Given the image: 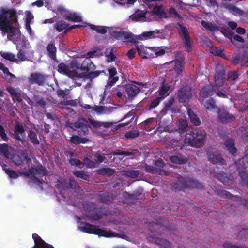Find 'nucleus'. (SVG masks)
<instances>
[{
  "label": "nucleus",
  "mask_w": 248,
  "mask_h": 248,
  "mask_svg": "<svg viewBox=\"0 0 248 248\" xmlns=\"http://www.w3.org/2000/svg\"><path fill=\"white\" fill-rule=\"evenodd\" d=\"M13 25H18L16 10L1 7L0 9V31L3 36L7 35L8 40L12 41L14 36L20 32Z\"/></svg>",
  "instance_id": "1"
},
{
  "label": "nucleus",
  "mask_w": 248,
  "mask_h": 248,
  "mask_svg": "<svg viewBox=\"0 0 248 248\" xmlns=\"http://www.w3.org/2000/svg\"><path fill=\"white\" fill-rule=\"evenodd\" d=\"M204 185L198 181L190 178L180 177L172 185L175 191H184L186 189H203Z\"/></svg>",
  "instance_id": "2"
},
{
  "label": "nucleus",
  "mask_w": 248,
  "mask_h": 248,
  "mask_svg": "<svg viewBox=\"0 0 248 248\" xmlns=\"http://www.w3.org/2000/svg\"><path fill=\"white\" fill-rule=\"evenodd\" d=\"M206 137V133L204 129L199 128L187 134L185 142L192 147L200 148L204 145Z\"/></svg>",
  "instance_id": "3"
},
{
  "label": "nucleus",
  "mask_w": 248,
  "mask_h": 248,
  "mask_svg": "<svg viewBox=\"0 0 248 248\" xmlns=\"http://www.w3.org/2000/svg\"><path fill=\"white\" fill-rule=\"evenodd\" d=\"M80 229L82 231L86 233L108 238L115 237L116 234V232H113L111 231H107L99 228L97 226L88 223H85L84 226H81Z\"/></svg>",
  "instance_id": "4"
},
{
  "label": "nucleus",
  "mask_w": 248,
  "mask_h": 248,
  "mask_svg": "<svg viewBox=\"0 0 248 248\" xmlns=\"http://www.w3.org/2000/svg\"><path fill=\"white\" fill-rule=\"evenodd\" d=\"M82 203L83 207L86 213L91 219L98 221L102 218L101 214L104 212L101 207H97L94 202Z\"/></svg>",
  "instance_id": "5"
},
{
  "label": "nucleus",
  "mask_w": 248,
  "mask_h": 248,
  "mask_svg": "<svg viewBox=\"0 0 248 248\" xmlns=\"http://www.w3.org/2000/svg\"><path fill=\"white\" fill-rule=\"evenodd\" d=\"M111 35L117 40L127 43H136L138 39L141 38L135 35L131 32L125 31H114L112 32Z\"/></svg>",
  "instance_id": "6"
},
{
  "label": "nucleus",
  "mask_w": 248,
  "mask_h": 248,
  "mask_svg": "<svg viewBox=\"0 0 248 248\" xmlns=\"http://www.w3.org/2000/svg\"><path fill=\"white\" fill-rule=\"evenodd\" d=\"M177 25L180 29L179 34L182 39L183 47L188 52H191L193 44L188 30L183 24L178 23Z\"/></svg>",
  "instance_id": "7"
},
{
  "label": "nucleus",
  "mask_w": 248,
  "mask_h": 248,
  "mask_svg": "<svg viewBox=\"0 0 248 248\" xmlns=\"http://www.w3.org/2000/svg\"><path fill=\"white\" fill-rule=\"evenodd\" d=\"M69 127L74 130H78L80 135L86 136L89 133V128L91 127L88 124V121L85 118H82L78 121L70 123Z\"/></svg>",
  "instance_id": "8"
},
{
  "label": "nucleus",
  "mask_w": 248,
  "mask_h": 248,
  "mask_svg": "<svg viewBox=\"0 0 248 248\" xmlns=\"http://www.w3.org/2000/svg\"><path fill=\"white\" fill-rule=\"evenodd\" d=\"M176 95L179 102H188L192 96V88L187 85L183 86L178 90Z\"/></svg>",
  "instance_id": "9"
},
{
  "label": "nucleus",
  "mask_w": 248,
  "mask_h": 248,
  "mask_svg": "<svg viewBox=\"0 0 248 248\" xmlns=\"http://www.w3.org/2000/svg\"><path fill=\"white\" fill-rule=\"evenodd\" d=\"M57 70L59 73L65 75L73 79L82 78L84 76L82 74L78 73L75 70H71L69 66L63 62H61L58 65Z\"/></svg>",
  "instance_id": "10"
},
{
  "label": "nucleus",
  "mask_w": 248,
  "mask_h": 248,
  "mask_svg": "<svg viewBox=\"0 0 248 248\" xmlns=\"http://www.w3.org/2000/svg\"><path fill=\"white\" fill-rule=\"evenodd\" d=\"M29 172L32 175V179L34 183H37L38 184H42L43 182L42 178H39L35 176V175H41L46 176L47 175V170L40 163L36 167H31L29 169Z\"/></svg>",
  "instance_id": "11"
},
{
  "label": "nucleus",
  "mask_w": 248,
  "mask_h": 248,
  "mask_svg": "<svg viewBox=\"0 0 248 248\" xmlns=\"http://www.w3.org/2000/svg\"><path fill=\"white\" fill-rule=\"evenodd\" d=\"M71 67L78 70L80 69L85 72L94 70L95 69V65L89 59H85L81 64L76 61H73L71 63Z\"/></svg>",
  "instance_id": "12"
},
{
  "label": "nucleus",
  "mask_w": 248,
  "mask_h": 248,
  "mask_svg": "<svg viewBox=\"0 0 248 248\" xmlns=\"http://www.w3.org/2000/svg\"><path fill=\"white\" fill-rule=\"evenodd\" d=\"M231 61L234 65L240 63L241 66L248 67V53L244 51L242 53H234Z\"/></svg>",
  "instance_id": "13"
},
{
  "label": "nucleus",
  "mask_w": 248,
  "mask_h": 248,
  "mask_svg": "<svg viewBox=\"0 0 248 248\" xmlns=\"http://www.w3.org/2000/svg\"><path fill=\"white\" fill-rule=\"evenodd\" d=\"M136 49L139 56L143 58H155L154 47H145L142 45H137Z\"/></svg>",
  "instance_id": "14"
},
{
  "label": "nucleus",
  "mask_w": 248,
  "mask_h": 248,
  "mask_svg": "<svg viewBox=\"0 0 248 248\" xmlns=\"http://www.w3.org/2000/svg\"><path fill=\"white\" fill-rule=\"evenodd\" d=\"M214 79V86L217 88V89L223 85L225 82V72L223 67L220 66L216 67Z\"/></svg>",
  "instance_id": "15"
},
{
  "label": "nucleus",
  "mask_w": 248,
  "mask_h": 248,
  "mask_svg": "<svg viewBox=\"0 0 248 248\" xmlns=\"http://www.w3.org/2000/svg\"><path fill=\"white\" fill-rule=\"evenodd\" d=\"M208 160L213 164H218L226 165V161L222 158L220 154L217 151H208L207 152Z\"/></svg>",
  "instance_id": "16"
},
{
  "label": "nucleus",
  "mask_w": 248,
  "mask_h": 248,
  "mask_svg": "<svg viewBox=\"0 0 248 248\" xmlns=\"http://www.w3.org/2000/svg\"><path fill=\"white\" fill-rule=\"evenodd\" d=\"M47 77L39 72L33 73L29 78V81L32 84L43 86L46 80Z\"/></svg>",
  "instance_id": "17"
},
{
  "label": "nucleus",
  "mask_w": 248,
  "mask_h": 248,
  "mask_svg": "<svg viewBox=\"0 0 248 248\" xmlns=\"http://www.w3.org/2000/svg\"><path fill=\"white\" fill-rule=\"evenodd\" d=\"M218 117L219 121L223 124H227L233 121L236 117L225 109L217 108Z\"/></svg>",
  "instance_id": "18"
},
{
  "label": "nucleus",
  "mask_w": 248,
  "mask_h": 248,
  "mask_svg": "<svg viewBox=\"0 0 248 248\" xmlns=\"http://www.w3.org/2000/svg\"><path fill=\"white\" fill-rule=\"evenodd\" d=\"M109 74L108 80L105 86V90H109L111 87L113 86L119 80V77L117 76V71L115 67H111L108 69Z\"/></svg>",
  "instance_id": "19"
},
{
  "label": "nucleus",
  "mask_w": 248,
  "mask_h": 248,
  "mask_svg": "<svg viewBox=\"0 0 248 248\" xmlns=\"http://www.w3.org/2000/svg\"><path fill=\"white\" fill-rule=\"evenodd\" d=\"M118 87L122 88L123 90H125L128 98L135 97L140 92V89L133 84H128L125 86L118 85Z\"/></svg>",
  "instance_id": "20"
},
{
  "label": "nucleus",
  "mask_w": 248,
  "mask_h": 248,
  "mask_svg": "<svg viewBox=\"0 0 248 248\" xmlns=\"http://www.w3.org/2000/svg\"><path fill=\"white\" fill-rule=\"evenodd\" d=\"M175 103L174 97L170 98L164 102V106L160 112V114L162 116L166 115L168 112L171 113H176V110L173 106Z\"/></svg>",
  "instance_id": "21"
},
{
  "label": "nucleus",
  "mask_w": 248,
  "mask_h": 248,
  "mask_svg": "<svg viewBox=\"0 0 248 248\" xmlns=\"http://www.w3.org/2000/svg\"><path fill=\"white\" fill-rule=\"evenodd\" d=\"M25 130L24 126L20 124L18 121H16L14 126L13 137L16 140L20 142L23 141L21 136L25 133Z\"/></svg>",
  "instance_id": "22"
},
{
  "label": "nucleus",
  "mask_w": 248,
  "mask_h": 248,
  "mask_svg": "<svg viewBox=\"0 0 248 248\" xmlns=\"http://www.w3.org/2000/svg\"><path fill=\"white\" fill-rule=\"evenodd\" d=\"M123 197L127 200H140L144 197V195L142 189H139L135 190L132 194H130L127 191L123 192Z\"/></svg>",
  "instance_id": "23"
},
{
  "label": "nucleus",
  "mask_w": 248,
  "mask_h": 248,
  "mask_svg": "<svg viewBox=\"0 0 248 248\" xmlns=\"http://www.w3.org/2000/svg\"><path fill=\"white\" fill-rule=\"evenodd\" d=\"M215 193L221 198L230 199L234 202H241L242 201V199L240 196L233 195L226 190L217 189L215 190Z\"/></svg>",
  "instance_id": "24"
},
{
  "label": "nucleus",
  "mask_w": 248,
  "mask_h": 248,
  "mask_svg": "<svg viewBox=\"0 0 248 248\" xmlns=\"http://www.w3.org/2000/svg\"><path fill=\"white\" fill-rule=\"evenodd\" d=\"M217 88L211 84L204 86L200 92V95L203 98H206L214 94Z\"/></svg>",
  "instance_id": "25"
},
{
  "label": "nucleus",
  "mask_w": 248,
  "mask_h": 248,
  "mask_svg": "<svg viewBox=\"0 0 248 248\" xmlns=\"http://www.w3.org/2000/svg\"><path fill=\"white\" fill-rule=\"evenodd\" d=\"M35 245L32 248H54L51 245L45 242L40 236L36 233L32 234Z\"/></svg>",
  "instance_id": "26"
},
{
  "label": "nucleus",
  "mask_w": 248,
  "mask_h": 248,
  "mask_svg": "<svg viewBox=\"0 0 248 248\" xmlns=\"http://www.w3.org/2000/svg\"><path fill=\"white\" fill-rule=\"evenodd\" d=\"M6 90L10 93L14 103L16 102L20 103L22 101L23 99L20 93L16 92L14 87L10 86L6 87Z\"/></svg>",
  "instance_id": "27"
},
{
  "label": "nucleus",
  "mask_w": 248,
  "mask_h": 248,
  "mask_svg": "<svg viewBox=\"0 0 248 248\" xmlns=\"http://www.w3.org/2000/svg\"><path fill=\"white\" fill-rule=\"evenodd\" d=\"M224 146L227 150L232 155H236L237 149L235 147L234 140L233 139L231 138L225 140Z\"/></svg>",
  "instance_id": "28"
},
{
  "label": "nucleus",
  "mask_w": 248,
  "mask_h": 248,
  "mask_svg": "<svg viewBox=\"0 0 248 248\" xmlns=\"http://www.w3.org/2000/svg\"><path fill=\"white\" fill-rule=\"evenodd\" d=\"M188 115L191 123L196 125L199 126L201 124V120L198 116L195 111L191 108H187Z\"/></svg>",
  "instance_id": "29"
},
{
  "label": "nucleus",
  "mask_w": 248,
  "mask_h": 248,
  "mask_svg": "<svg viewBox=\"0 0 248 248\" xmlns=\"http://www.w3.org/2000/svg\"><path fill=\"white\" fill-rule=\"evenodd\" d=\"M170 162L173 163L180 165L186 164L188 160L186 157L181 155L179 153L170 156Z\"/></svg>",
  "instance_id": "30"
},
{
  "label": "nucleus",
  "mask_w": 248,
  "mask_h": 248,
  "mask_svg": "<svg viewBox=\"0 0 248 248\" xmlns=\"http://www.w3.org/2000/svg\"><path fill=\"white\" fill-rule=\"evenodd\" d=\"M170 89V86L165 84H162L159 88L156 93H158V97L161 100L165 99L169 94V91Z\"/></svg>",
  "instance_id": "31"
},
{
  "label": "nucleus",
  "mask_w": 248,
  "mask_h": 248,
  "mask_svg": "<svg viewBox=\"0 0 248 248\" xmlns=\"http://www.w3.org/2000/svg\"><path fill=\"white\" fill-rule=\"evenodd\" d=\"M238 175L241 179L240 184L243 186H248V171L244 168L239 170Z\"/></svg>",
  "instance_id": "32"
},
{
  "label": "nucleus",
  "mask_w": 248,
  "mask_h": 248,
  "mask_svg": "<svg viewBox=\"0 0 248 248\" xmlns=\"http://www.w3.org/2000/svg\"><path fill=\"white\" fill-rule=\"evenodd\" d=\"M46 50L49 57L53 60H55L56 59L57 48L54 42H51L50 43L48 44Z\"/></svg>",
  "instance_id": "33"
},
{
  "label": "nucleus",
  "mask_w": 248,
  "mask_h": 248,
  "mask_svg": "<svg viewBox=\"0 0 248 248\" xmlns=\"http://www.w3.org/2000/svg\"><path fill=\"white\" fill-rule=\"evenodd\" d=\"M87 121L88 124H90L93 128L108 127V123L107 122H102L90 118H88Z\"/></svg>",
  "instance_id": "34"
},
{
  "label": "nucleus",
  "mask_w": 248,
  "mask_h": 248,
  "mask_svg": "<svg viewBox=\"0 0 248 248\" xmlns=\"http://www.w3.org/2000/svg\"><path fill=\"white\" fill-rule=\"evenodd\" d=\"M162 100L158 97L149 101L148 104L146 106L145 109L148 111H151L159 105Z\"/></svg>",
  "instance_id": "35"
},
{
  "label": "nucleus",
  "mask_w": 248,
  "mask_h": 248,
  "mask_svg": "<svg viewBox=\"0 0 248 248\" xmlns=\"http://www.w3.org/2000/svg\"><path fill=\"white\" fill-rule=\"evenodd\" d=\"M201 24L205 29L211 31H217L219 30V27L214 23L202 20Z\"/></svg>",
  "instance_id": "36"
},
{
  "label": "nucleus",
  "mask_w": 248,
  "mask_h": 248,
  "mask_svg": "<svg viewBox=\"0 0 248 248\" xmlns=\"http://www.w3.org/2000/svg\"><path fill=\"white\" fill-rule=\"evenodd\" d=\"M174 69L177 75H179L183 71L184 61L182 59H177L174 61Z\"/></svg>",
  "instance_id": "37"
},
{
  "label": "nucleus",
  "mask_w": 248,
  "mask_h": 248,
  "mask_svg": "<svg viewBox=\"0 0 248 248\" xmlns=\"http://www.w3.org/2000/svg\"><path fill=\"white\" fill-rule=\"evenodd\" d=\"M187 127V123L186 120L181 119L178 121L176 131L179 133H183L186 131Z\"/></svg>",
  "instance_id": "38"
},
{
  "label": "nucleus",
  "mask_w": 248,
  "mask_h": 248,
  "mask_svg": "<svg viewBox=\"0 0 248 248\" xmlns=\"http://www.w3.org/2000/svg\"><path fill=\"white\" fill-rule=\"evenodd\" d=\"M66 19L68 21L75 22H80L82 21L81 17L78 15L76 13H68L65 15Z\"/></svg>",
  "instance_id": "39"
},
{
  "label": "nucleus",
  "mask_w": 248,
  "mask_h": 248,
  "mask_svg": "<svg viewBox=\"0 0 248 248\" xmlns=\"http://www.w3.org/2000/svg\"><path fill=\"white\" fill-rule=\"evenodd\" d=\"M69 24L66 23L64 21H61L57 22L54 26V28L56 29L58 32H61L63 30H67L68 29Z\"/></svg>",
  "instance_id": "40"
},
{
  "label": "nucleus",
  "mask_w": 248,
  "mask_h": 248,
  "mask_svg": "<svg viewBox=\"0 0 248 248\" xmlns=\"http://www.w3.org/2000/svg\"><path fill=\"white\" fill-rule=\"evenodd\" d=\"M28 136L29 138L30 141L33 145H38L39 144V140H38L37 136L34 131L30 130L28 133Z\"/></svg>",
  "instance_id": "41"
},
{
  "label": "nucleus",
  "mask_w": 248,
  "mask_h": 248,
  "mask_svg": "<svg viewBox=\"0 0 248 248\" xmlns=\"http://www.w3.org/2000/svg\"><path fill=\"white\" fill-rule=\"evenodd\" d=\"M155 31H145L143 32L140 35H137V36L140 37V39H138V40H143V39H148L150 38H153L155 37Z\"/></svg>",
  "instance_id": "42"
},
{
  "label": "nucleus",
  "mask_w": 248,
  "mask_h": 248,
  "mask_svg": "<svg viewBox=\"0 0 248 248\" xmlns=\"http://www.w3.org/2000/svg\"><path fill=\"white\" fill-rule=\"evenodd\" d=\"M90 29L92 30L95 31L101 34H105L107 32V28L102 26H96L93 24H89Z\"/></svg>",
  "instance_id": "43"
},
{
  "label": "nucleus",
  "mask_w": 248,
  "mask_h": 248,
  "mask_svg": "<svg viewBox=\"0 0 248 248\" xmlns=\"http://www.w3.org/2000/svg\"><path fill=\"white\" fill-rule=\"evenodd\" d=\"M221 33L228 39H229L232 43L233 42V32L227 27H222L221 29Z\"/></svg>",
  "instance_id": "44"
},
{
  "label": "nucleus",
  "mask_w": 248,
  "mask_h": 248,
  "mask_svg": "<svg viewBox=\"0 0 248 248\" xmlns=\"http://www.w3.org/2000/svg\"><path fill=\"white\" fill-rule=\"evenodd\" d=\"M239 74L237 71H232L228 73L227 80L229 82H235L238 80Z\"/></svg>",
  "instance_id": "45"
},
{
  "label": "nucleus",
  "mask_w": 248,
  "mask_h": 248,
  "mask_svg": "<svg viewBox=\"0 0 248 248\" xmlns=\"http://www.w3.org/2000/svg\"><path fill=\"white\" fill-rule=\"evenodd\" d=\"M204 107L209 110H214L215 109L217 110V108H218L215 105V101L213 99L206 100L204 103Z\"/></svg>",
  "instance_id": "46"
},
{
  "label": "nucleus",
  "mask_w": 248,
  "mask_h": 248,
  "mask_svg": "<svg viewBox=\"0 0 248 248\" xmlns=\"http://www.w3.org/2000/svg\"><path fill=\"white\" fill-rule=\"evenodd\" d=\"M139 170H128L124 172L123 175L131 178H135L140 175Z\"/></svg>",
  "instance_id": "47"
},
{
  "label": "nucleus",
  "mask_w": 248,
  "mask_h": 248,
  "mask_svg": "<svg viewBox=\"0 0 248 248\" xmlns=\"http://www.w3.org/2000/svg\"><path fill=\"white\" fill-rule=\"evenodd\" d=\"M73 174L76 177L83 180L88 181L90 179V175L83 171L76 170L73 172Z\"/></svg>",
  "instance_id": "48"
},
{
  "label": "nucleus",
  "mask_w": 248,
  "mask_h": 248,
  "mask_svg": "<svg viewBox=\"0 0 248 248\" xmlns=\"http://www.w3.org/2000/svg\"><path fill=\"white\" fill-rule=\"evenodd\" d=\"M35 102V106H40L42 108H45L47 104V101L44 98H39L38 96L34 97L33 99Z\"/></svg>",
  "instance_id": "49"
},
{
  "label": "nucleus",
  "mask_w": 248,
  "mask_h": 248,
  "mask_svg": "<svg viewBox=\"0 0 248 248\" xmlns=\"http://www.w3.org/2000/svg\"><path fill=\"white\" fill-rule=\"evenodd\" d=\"M0 55L5 59L9 60L11 62H16L17 59L16 58L15 55L6 52L0 51Z\"/></svg>",
  "instance_id": "50"
},
{
  "label": "nucleus",
  "mask_w": 248,
  "mask_h": 248,
  "mask_svg": "<svg viewBox=\"0 0 248 248\" xmlns=\"http://www.w3.org/2000/svg\"><path fill=\"white\" fill-rule=\"evenodd\" d=\"M145 170L146 172L148 173H150L151 174H157L161 170L157 168L156 167L152 166L146 164L145 165Z\"/></svg>",
  "instance_id": "51"
},
{
  "label": "nucleus",
  "mask_w": 248,
  "mask_h": 248,
  "mask_svg": "<svg viewBox=\"0 0 248 248\" xmlns=\"http://www.w3.org/2000/svg\"><path fill=\"white\" fill-rule=\"evenodd\" d=\"M173 135H174L173 133H170L169 134V135H166L165 136L166 140H168L169 143L170 144H173L175 143H176V144L179 141L180 138H177V137H176V138L174 137Z\"/></svg>",
  "instance_id": "52"
},
{
  "label": "nucleus",
  "mask_w": 248,
  "mask_h": 248,
  "mask_svg": "<svg viewBox=\"0 0 248 248\" xmlns=\"http://www.w3.org/2000/svg\"><path fill=\"white\" fill-rule=\"evenodd\" d=\"M74 156V153L70 152V158L69 160V162L71 165L76 166H80L81 164H82V162H81L79 160L77 159L76 158H73L72 157Z\"/></svg>",
  "instance_id": "53"
},
{
  "label": "nucleus",
  "mask_w": 248,
  "mask_h": 248,
  "mask_svg": "<svg viewBox=\"0 0 248 248\" xmlns=\"http://www.w3.org/2000/svg\"><path fill=\"white\" fill-rule=\"evenodd\" d=\"M5 173L9 176L10 178L16 179L19 176V173L16 172L15 170L9 169H4Z\"/></svg>",
  "instance_id": "54"
},
{
  "label": "nucleus",
  "mask_w": 248,
  "mask_h": 248,
  "mask_svg": "<svg viewBox=\"0 0 248 248\" xmlns=\"http://www.w3.org/2000/svg\"><path fill=\"white\" fill-rule=\"evenodd\" d=\"M67 187V183L64 181H58V183L55 185V187L60 192H62V190L65 189Z\"/></svg>",
  "instance_id": "55"
},
{
  "label": "nucleus",
  "mask_w": 248,
  "mask_h": 248,
  "mask_svg": "<svg viewBox=\"0 0 248 248\" xmlns=\"http://www.w3.org/2000/svg\"><path fill=\"white\" fill-rule=\"evenodd\" d=\"M140 135L139 131L138 130H134L126 132L125 136L127 139H133L136 138Z\"/></svg>",
  "instance_id": "56"
},
{
  "label": "nucleus",
  "mask_w": 248,
  "mask_h": 248,
  "mask_svg": "<svg viewBox=\"0 0 248 248\" xmlns=\"http://www.w3.org/2000/svg\"><path fill=\"white\" fill-rule=\"evenodd\" d=\"M108 53V49H107L106 51L105 52V54L107 58V61L108 62H112L115 60L116 56L113 53V50L112 49L110 51L109 53Z\"/></svg>",
  "instance_id": "57"
},
{
  "label": "nucleus",
  "mask_w": 248,
  "mask_h": 248,
  "mask_svg": "<svg viewBox=\"0 0 248 248\" xmlns=\"http://www.w3.org/2000/svg\"><path fill=\"white\" fill-rule=\"evenodd\" d=\"M114 170L110 168H103L99 170V173L101 174H107L110 176L114 174Z\"/></svg>",
  "instance_id": "58"
},
{
  "label": "nucleus",
  "mask_w": 248,
  "mask_h": 248,
  "mask_svg": "<svg viewBox=\"0 0 248 248\" xmlns=\"http://www.w3.org/2000/svg\"><path fill=\"white\" fill-rule=\"evenodd\" d=\"M145 13L141 12L140 13H135L130 16V18L133 21H138L141 18L145 17Z\"/></svg>",
  "instance_id": "59"
},
{
  "label": "nucleus",
  "mask_w": 248,
  "mask_h": 248,
  "mask_svg": "<svg viewBox=\"0 0 248 248\" xmlns=\"http://www.w3.org/2000/svg\"><path fill=\"white\" fill-rule=\"evenodd\" d=\"M0 153L3 154L5 156L9 155V146L6 143L0 144Z\"/></svg>",
  "instance_id": "60"
},
{
  "label": "nucleus",
  "mask_w": 248,
  "mask_h": 248,
  "mask_svg": "<svg viewBox=\"0 0 248 248\" xmlns=\"http://www.w3.org/2000/svg\"><path fill=\"white\" fill-rule=\"evenodd\" d=\"M248 239V229L243 228L238 233V238L241 239L243 238Z\"/></svg>",
  "instance_id": "61"
},
{
  "label": "nucleus",
  "mask_w": 248,
  "mask_h": 248,
  "mask_svg": "<svg viewBox=\"0 0 248 248\" xmlns=\"http://www.w3.org/2000/svg\"><path fill=\"white\" fill-rule=\"evenodd\" d=\"M227 8L230 11L233 12L235 14L242 15L243 13L242 10L232 4L228 5Z\"/></svg>",
  "instance_id": "62"
},
{
  "label": "nucleus",
  "mask_w": 248,
  "mask_h": 248,
  "mask_svg": "<svg viewBox=\"0 0 248 248\" xmlns=\"http://www.w3.org/2000/svg\"><path fill=\"white\" fill-rule=\"evenodd\" d=\"M102 72H104V71H98V70L93 71V70H91L89 72H86L85 73H88L87 74V76H88V78L92 79V78H95V77H97L100 74V73H101Z\"/></svg>",
  "instance_id": "63"
},
{
  "label": "nucleus",
  "mask_w": 248,
  "mask_h": 248,
  "mask_svg": "<svg viewBox=\"0 0 248 248\" xmlns=\"http://www.w3.org/2000/svg\"><path fill=\"white\" fill-rule=\"evenodd\" d=\"M69 185L71 189H74L76 191L80 189V187L78 186L77 182L72 178H70L69 179Z\"/></svg>",
  "instance_id": "64"
}]
</instances>
